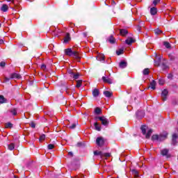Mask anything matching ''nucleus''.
<instances>
[{"label": "nucleus", "instance_id": "1", "mask_svg": "<svg viewBox=\"0 0 178 178\" xmlns=\"http://www.w3.org/2000/svg\"><path fill=\"white\" fill-rule=\"evenodd\" d=\"M65 54L67 55V56H70L71 58H74V59H76V60H80V55L79 54V52L76 51H73L72 49L68 48L65 50Z\"/></svg>", "mask_w": 178, "mask_h": 178}, {"label": "nucleus", "instance_id": "2", "mask_svg": "<svg viewBox=\"0 0 178 178\" xmlns=\"http://www.w3.org/2000/svg\"><path fill=\"white\" fill-rule=\"evenodd\" d=\"M98 120L102 122V124H103V126H108L109 124V120H108L105 116L99 117Z\"/></svg>", "mask_w": 178, "mask_h": 178}, {"label": "nucleus", "instance_id": "3", "mask_svg": "<svg viewBox=\"0 0 178 178\" xmlns=\"http://www.w3.org/2000/svg\"><path fill=\"white\" fill-rule=\"evenodd\" d=\"M169 94V91L167 89H164L161 92V99L163 101H166L168 99V95Z\"/></svg>", "mask_w": 178, "mask_h": 178}, {"label": "nucleus", "instance_id": "4", "mask_svg": "<svg viewBox=\"0 0 178 178\" xmlns=\"http://www.w3.org/2000/svg\"><path fill=\"white\" fill-rule=\"evenodd\" d=\"M96 144L99 147H102V145L105 144V140H104V138L102 137H99L96 139Z\"/></svg>", "mask_w": 178, "mask_h": 178}, {"label": "nucleus", "instance_id": "5", "mask_svg": "<svg viewBox=\"0 0 178 178\" xmlns=\"http://www.w3.org/2000/svg\"><path fill=\"white\" fill-rule=\"evenodd\" d=\"M161 154L163 156H166L167 158H170V155H169V149H163L161 150Z\"/></svg>", "mask_w": 178, "mask_h": 178}, {"label": "nucleus", "instance_id": "6", "mask_svg": "<svg viewBox=\"0 0 178 178\" xmlns=\"http://www.w3.org/2000/svg\"><path fill=\"white\" fill-rule=\"evenodd\" d=\"M161 56L156 55V59L154 60V66H159L161 63Z\"/></svg>", "mask_w": 178, "mask_h": 178}, {"label": "nucleus", "instance_id": "7", "mask_svg": "<svg viewBox=\"0 0 178 178\" xmlns=\"http://www.w3.org/2000/svg\"><path fill=\"white\" fill-rule=\"evenodd\" d=\"M168 138V134L165 133L164 134H160L159 136V141H164V140H166Z\"/></svg>", "mask_w": 178, "mask_h": 178}, {"label": "nucleus", "instance_id": "8", "mask_svg": "<svg viewBox=\"0 0 178 178\" xmlns=\"http://www.w3.org/2000/svg\"><path fill=\"white\" fill-rule=\"evenodd\" d=\"M102 80L104 83H107L108 84H112V79L108 76H102Z\"/></svg>", "mask_w": 178, "mask_h": 178}, {"label": "nucleus", "instance_id": "9", "mask_svg": "<svg viewBox=\"0 0 178 178\" xmlns=\"http://www.w3.org/2000/svg\"><path fill=\"white\" fill-rule=\"evenodd\" d=\"M178 143V136L177 134H174L172 135V145H176V144H177Z\"/></svg>", "mask_w": 178, "mask_h": 178}, {"label": "nucleus", "instance_id": "10", "mask_svg": "<svg viewBox=\"0 0 178 178\" xmlns=\"http://www.w3.org/2000/svg\"><path fill=\"white\" fill-rule=\"evenodd\" d=\"M92 94L93 95V97L95 98H97V97H98L99 95V90L97 89V88H95L92 92Z\"/></svg>", "mask_w": 178, "mask_h": 178}, {"label": "nucleus", "instance_id": "11", "mask_svg": "<svg viewBox=\"0 0 178 178\" xmlns=\"http://www.w3.org/2000/svg\"><path fill=\"white\" fill-rule=\"evenodd\" d=\"M71 38H70V34L69 33H66L65 38H64V41L63 43L64 44H67L68 41H70Z\"/></svg>", "mask_w": 178, "mask_h": 178}, {"label": "nucleus", "instance_id": "12", "mask_svg": "<svg viewBox=\"0 0 178 178\" xmlns=\"http://www.w3.org/2000/svg\"><path fill=\"white\" fill-rule=\"evenodd\" d=\"M70 74H71V76L73 77V79H74V80H77V79H79V77L80 76V74L79 73L70 72Z\"/></svg>", "mask_w": 178, "mask_h": 178}, {"label": "nucleus", "instance_id": "13", "mask_svg": "<svg viewBox=\"0 0 178 178\" xmlns=\"http://www.w3.org/2000/svg\"><path fill=\"white\" fill-rule=\"evenodd\" d=\"M147 129H148V127L145 125H142L140 127V130L144 136L147 134Z\"/></svg>", "mask_w": 178, "mask_h": 178}, {"label": "nucleus", "instance_id": "14", "mask_svg": "<svg viewBox=\"0 0 178 178\" xmlns=\"http://www.w3.org/2000/svg\"><path fill=\"white\" fill-rule=\"evenodd\" d=\"M8 2H11L14 5V7L12 8L13 10L14 9H19V6L15 3V0H7Z\"/></svg>", "mask_w": 178, "mask_h": 178}, {"label": "nucleus", "instance_id": "15", "mask_svg": "<svg viewBox=\"0 0 178 178\" xmlns=\"http://www.w3.org/2000/svg\"><path fill=\"white\" fill-rule=\"evenodd\" d=\"M132 42H134V40L131 38H128L126 40H125V43L127 45H131Z\"/></svg>", "mask_w": 178, "mask_h": 178}, {"label": "nucleus", "instance_id": "16", "mask_svg": "<svg viewBox=\"0 0 178 178\" xmlns=\"http://www.w3.org/2000/svg\"><path fill=\"white\" fill-rule=\"evenodd\" d=\"M20 74L17 73H13L10 74V79H20Z\"/></svg>", "mask_w": 178, "mask_h": 178}, {"label": "nucleus", "instance_id": "17", "mask_svg": "<svg viewBox=\"0 0 178 178\" xmlns=\"http://www.w3.org/2000/svg\"><path fill=\"white\" fill-rule=\"evenodd\" d=\"M94 126H95V130H97V131H101L102 127H101V125H99V124H98V122H95Z\"/></svg>", "mask_w": 178, "mask_h": 178}, {"label": "nucleus", "instance_id": "18", "mask_svg": "<svg viewBox=\"0 0 178 178\" xmlns=\"http://www.w3.org/2000/svg\"><path fill=\"white\" fill-rule=\"evenodd\" d=\"M8 9H9V6H8L6 4H3L1 8V10L2 12H8Z\"/></svg>", "mask_w": 178, "mask_h": 178}, {"label": "nucleus", "instance_id": "19", "mask_svg": "<svg viewBox=\"0 0 178 178\" xmlns=\"http://www.w3.org/2000/svg\"><path fill=\"white\" fill-rule=\"evenodd\" d=\"M157 12L158 10H156V8L153 6L152 8H150V13L153 16H154V15H156Z\"/></svg>", "mask_w": 178, "mask_h": 178}, {"label": "nucleus", "instance_id": "20", "mask_svg": "<svg viewBox=\"0 0 178 178\" xmlns=\"http://www.w3.org/2000/svg\"><path fill=\"white\" fill-rule=\"evenodd\" d=\"M127 67V63L126 61H121L120 63V67L121 69H124V67Z\"/></svg>", "mask_w": 178, "mask_h": 178}, {"label": "nucleus", "instance_id": "21", "mask_svg": "<svg viewBox=\"0 0 178 178\" xmlns=\"http://www.w3.org/2000/svg\"><path fill=\"white\" fill-rule=\"evenodd\" d=\"M150 87H151L152 90H155V88L156 87V81H155V80H152L151 81Z\"/></svg>", "mask_w": 178, "mask_h": 178}, {"label": "nucleus", "instance_id": "22", "mask_svg": "<svg viewBox=\"0 0 178 178\" xmlns=\"http://www.w3.org/2000/svg\"><path fill=\"white\" fill-rule=\"evenodd\" d=\"M97 60L102 62L105 60V56L104 54H99L97 56Z\"/></svg>", "mask_w": 178, "mask_h": 178}, {"label": "nucleus", "instance_id": "23", "mask_svg": "<svg viewBox=\"0 0 178 178\" xmlns=\"http://www.w3.org/2000/svg\"><path fill=\"white\" fill-rule=\"evenodd\" d=\"M7 101L3 95H0V104H6Z\"/></svg>", "mask_w": 178, "mask_h": 178}, {"label": "nucleus", "instance_id": "24", "mask_svg": "<svg viewBox=\"0 0 178 178\" xmlns=\"http://www.w3.org/2000/svg\"><path fill=\"white\" fill-rule=\"evenodd\" d=\"M104 95H105V97H106L107 98H111V97H112V92L106 90L104 92Z\"/></svg>", "mask_w": 178, "mask_h": 178}, {"label": "nucleus", "instance_id": "25", "mask_svg": "<svg viewBox=\"0 0 178 178\" xmlns=\"http://www.w3.org/2000/svg\"><path fill=\"white\" fill-rule=\"evenodd\" d=\"M129 32L127 31V30L126 29H120V33L121 34V35H122L123 37H124V35H127Z\"/></svg>", "mask_w": 178, "mask_h": 178}, {"label": "nucleus", "instance_id": "26", "mask_svg": "<svg viewBox=\"0 0 178 178\" xmlns=\"http://www.w3.org/2000/svg\"><path fill=\"white\" fill-rule=\"evenodd\" d=\"M108 42H110V44H115V38H113V36H110V38L108 39Z\"/></svg>", "mask_w": 178, "mask_h": 178}, {"label": "nucleus", "instance_id": "27", "mask_svg": "<svg viewBox=\"0 0 178 178\" xmlns=\"http://www.w3.org/2000/svg\"><path fill=\"white\" fill-rule=\"evenodd\" d=\"M5 127L6 129H12V127H13V124L10 122H7L5 124Z\"/></svg>", "mask_w": 178, "mask_h": 178}, {"label": "nucleus", "instance_id": "28", "mask_svg": "<svg viewBox=\"0 0 178 178\" xmlns=\"http://www.w3.org/2000/svg\"><path fill=\"white\" fill-rule=\"evenodd\" d=\"M8 149L10 151H13L15 149V143H10V145H8Z\"/></svg>", "mask_w": 178, "mask_h": 178}, {"label": "nucleus", "instance_id": "29", "mask_svg": "<svg viewBox=\"0 0 178 178\" xmlns=\"http://www.w3.org/2000/svg\"><path fill=\"white\" fill-rule=\"evenodd\" d=\"M83 83V80H78L76 81V88H80V87H81V84Z\"/></svg>", "mask_w": 178, "mask_h": 178}, {"label": "nucleus", "instance_id": "30", "mask_svg": "<svg viewBox=\"0 0 178 178\" xmlns=\"http://www.w3.org/2000/svg\"><path fill=\"white\" fill-rule=\"evenodd\" d=\"M10 113L13 115L14 116H16L17 115V109L16 108H13L10 111Z\"/></svg>", "mask_w": 178, "mask_h": 178}, {"label": "nucleus", "instance_id": "31", "mask_svg": "<svg viewBox=\"0 0 178 178\" xmlns=\"http://www.w3.org/2000/svg\"><path fill=\"white\" fill-rule=\"evenodd\" d=\"M152 134V129H149L145 135L146 138H149Z\"/></svg>", "mask_w": 178, "mask_h": 178}, {"label": "nucleus", "instance_id": "32", "mask_svg": "<svg viewBox=\"0 0 178 178\" xmlns=\"http://www.w3.org/2000/svg\"><path fill=\"white\" fill-rule=\"evenodd\" d=\"M94 155H95V156L99 155V156H102L104 155V153L102 152H99V151H95Z\"/></svg>", "mask_w": 178, "mask_h": 178}, {"label": "nucleus", "instance_id": "33", "mask_svg": "<svg viewBox=\"0 0 178 178\" xmlns=\"http://www.w3.org/2000/svg\"><path fill=\"white\" fill-rule=\"evenodd\" d=\"M144 76H147L148 74H149V69L148 68H145L143 72Z\"/></svg>", "mask_w": 178, "mask_h": 178}, {"label": "nucleus", "instance_id": "34", "mask_svg": "<svg viewBox=\"0 0 178 178\" xmlns=\"http://www.w3.org/2000/svg\"><path fill=\"white\" fill-rule=\"evenodd\" d=\"M163 45L165 47V48H167L168 49L171 48L170 46V43L168 42H163Z\"/></svg>", "mask_w": 178, "mask_h": 178}, {"label": "nucleus", "instance_id": "35", "mask_svg": "<svg viewBox=\"0 0 178 178\" xmlns=\"http://www.w3.org/2000/svg\"><path fill=\"white\" fill-rule=\"evenodd\" d=\"M152 140L154 141V140H156L157 141H159V136H158V135H153L152 136Z\"/></svg>", "mask_w": 178, "mask_h": 178}, {"label": "nucleus", "instance_id": "36", "mask_svg": "<svg viewBox=\"0 0 178 178\" xmlns=\"http://www.w3.org/2000/svg\"><path fill=\"white\" fill-rule=\"evenodd\" d=\"M132 174L134 175V177H138V171L136 170H132Z\"/></svg>", "mask_w": 178, "mask_h": 178}, {"label": "nucleus", "instance_id": "37", "mask_svg": "<svg viewBox=\"0 0 178 178\" xmlns=\"http://www.w3.org/2000/svg\"><path fill=\"white\" fill-rule=\"evenodd\" d=\"M159 2H161V0H154L152 6H155L156 5H158Z\"/></svg>", "mask_w": 178, "mask_h": 178}, {"label": "nucleus", "instance_id": "38", "mask_svg": "<svg viewBox=\"0 0 178 178\" xmlns=\"http://www.w3.org/2000/svg\"><path fill=\"white\" fill-rule=\"evenodd\" d=\"M76 126H77V122L72 124L71 125L69 126V128L72 129H76Z\"/></svg>", "mask_w": 178, "mask_h": 178}, {"label": "nucleus", "instance_id": "39", "mask_svg": "<svg viewBox=\"0 0 178 178\" xmlns=\"http://www.w3.org/2000/svg\"><path fill=\"white\" fill-rule=\"evenodd\" d=\"M95 113L97 114V115H99V113H101V108H96L95 109Z\"/></svg>", "mask_w": 178, "mask_h": 178}, {"label": "nucleus", "instance_id": "40", "mask_svg": "<svg viewBox=\"0 0 178 178\" xmlns=\"http://www.w3.org/2000/svg\"><path fill=\"white\" fill-rule=\"evenodd\" d=\"M47 148L48 149H54V148H55V145L52 144H49Z\"/></svg>", "mask_w": 178, "mask_h": 178}, {"label": "nucleus", "instance_id": "41", "mask_svg": "<svg viewBox=\"0 0 178 178\" xmlns=\"http://www.w3.org/2000/svg\"><path fill=\"white\" fill-rule=\"evenodd\" d=\"M123 52H124L123 49H120L116 51V54H117V55L119 56V55H122V54H123Z\"/></svg>", "mask_w": 178, "mask_h": 178}, {"label": "nucleus", "instance_id": "42", "mask_svg": "<svg viewBox=\"0 0 178 178\" xmlns=\"http://www.w3.org/2000/svg\"><path fill=\"white\" fill-rule=\"evenodd\" d=\"M162 68H163V70H166V69H169V67L166 64L163 63L162 64Z\"/></svg>", "mask_w": 178, "mask_h": 178}, {"label": "nucleus", "instance_id": "43", "mask_svg": "<svg viewBox=\"0 0 178 178\" xmlns=\"http://www.w3.org/2000/svg\"><path fill=\"white\" fill-rule=\"evenodd\" d=\"M39 140L40 141H44L45 140V135L44 134L41 135Z\"/></svg>", "mask_w": 178, "mask_h": 178}, {"label": "nucleus", "instance_id": "44", "mask_svg": "<svg viewBox=\"0 0 178 178\" xmlns=\"http://www.w3.org/2000/svg\"><path fill=\"white\" fill-rule=\"evenodd\" d=\"M159 84L160 86H163V84H165V81H163V79H159Z\"/></svg>", "mask_w": 178, "mask_h": 178}, {"label": "nucleus", "instance_id": "45", "mask_svg": "<svg viewBox=\"0 0 178 178\" xmlns=\"http://www.w3.org/2000/svg\"><path fill=\"white\" fill-rule=\"evenodd\" d=\"M76 147H84V143H81V142H79V143L76 144Z\"/></svg>", "mask_w": 178, "mask_h": 178}, {"label": "nucleus", "instance_id": "46", "mask_svg": "<svg viewBox=\"0 0 178 178\" xmlns=\"http://www.w3.org/2000/svg\"><path fill=\"white\" fill-rule=\"evenodd\" d=\"M102 156H105L106 158H109V156H111V153H103Z\"/></svg>", "mask_w": 178, "mask_h": 178}, {"label": "nucleus", "instance_id": "47", "mask_svg": "<svg viewBox=\"0 0 178 178\" xmlns=\"http://www.w3.org/2000/svg\"><path fill=\"white\" fill-rule=\"evenodd\" d=\"M6 65V63L4 61H1L0 63V67H4Z\"/></svg>", "mask_w": 178, "mask_h": 178}, {"label": "nucleus", "instance_id": "48", "mask_svg": "<svg viewBox=\"0 0 178 178\" xmlns=\"http://www.w3.org/2000/svg\"><path fill=\"white\" fill-rule=\"evenodd\" d=\"M155 34H161V33H162V31L159 29H156L154 31Z\"/></svg>", "mask_w": 178, "mask_h": 178}, {"label": "nucleus", "instance_id": "49", "mask_svg": "<svg viewBox=\"0 0 178 178\" xmlns=\"http://www.w3.org/2000/svg\"><path fill=\"white\" fill-rule=\"evenodd\" d=\"M138 26H139L140 27H144V22L140 21V22H139Z\"/></svg>", "mask_w": 178, "mask_h": 178}, {"label": "nucleus", "instance_id": "50", "mask_svg": "<svg viewBox=\"0 0 178 178\" xmlns=\"http://www.w3.org/2000/svg\"><path fill=\"white\" fill-rule=\"evenodd\" d=\"M30 126H31V127H32V129H35V123L31 122L30 124Z\"/></svg>", "mask_w": 178, "mask_h": 178}, {"label": "nucleus", "instance_id": "51", "mask_svg": "<svg viewBox=\"0 0 178 178\" xmlns=\"http://www.w3.org/2000/svg\"><path fill=\"white\" fill-rule=\"evenodd\" d=\"M41 69H42L43 70H45L47 69V65H45V64H42L41 65Z\"/></svg>", "mask_w": 178, "mask_h": 178}, {"label": "nucleus", "instance_id": "52", "mask_svg": "<svg viewBox=\"0 0 178 178\" xmlns=\"http://www.w3.org/2000/svg\"><path fill=\"white\" fill-rule=\"evenodd\" d=\"M168 79H173V74H169L168 76Z\"/></svg>", "mask_w": 178, "mask_h": 178}, {"label": "nucleus", "instance_id": "53", "mask_svg": "<svg viewBox=\"0 0 178 178\" xmlns=\"http://www.w3.org/2000/svg\"><path fill=\"white\" fill-rule=\"evenodd\" d=\"M4 80H5L6 82H7V81H9L10 80V78L5 77Z\"/></svg>", "mask_w": 178, "mask_h": 178}, {"label": "nucleus", "instance_id": "54", "mask_svg": "<svg viewBox=\"0 0 178 178\" xmlns=\"http://www.w3.org/2000/svg\"><path fill=\"white\" fill-rule=\"evenodd\" d=\"M137 30H138V31H141V27H140L139 26H138Z\"/></svg>", "mask_w": 178, "mask_h": 178}, {"label": "nucleus", "instance_id": "55", "mask_svg": "<svg viewBox=\"0 0 178 178\" xmlns=\"http://www.w3.org/2000/svg\"><path fill=\"white\" fill-rule=\"evenodd\" d=\"M68 155H70V156H73V153L72 152H70L68 153Z\"/></svg>", "mask_w": 178, "mask_h": 178}, {"label": "nucleus", "instance_id": "56", "mask_svg": "<svg viewBox=\"0 0 178 178\" xmlns=\"http://www.w3.org/2000/svg\"><path fill=\"white\" fill-rule=\"evenodd\" d=\"M55 33H58V30L56 29V30L54 31V35H58V34H55Z\"/></svg>", "mask_w": 178, "mask_h": 178}, {"label": "nucleus", "instance_id": "57", "mask_svg": "<svg viewBox=\"0 0 178 178\" xmlns=\"http://www.w3.org/2000/svg\"><path fill=\"white\" fill-rule=\"evenodd\" d=\"M3 44V40H0V44Z\"/></svg>", "mask_w": 178, "mask_h": 178}, {"label": "nucleus", "instance_id": "58", "mask_svg": "<svg viewBox=\"0 0 178 178\" xmlns=\"http://www.w3.org/2000/svg\"><path fill=\"white\" fill-rule=\"evenodd\" d=\"M170 56L171 60H173V59H175V58L172 57V56Z\"/></svg>", "mask_w": 178, "mask_h": 178}, {"label": "nucleus", "instance_id": "59", "mask_svg": "<svg viewBox=\"0 0 178 178\" xmlns=\"http://www.w3.org/2000/svg\"><path fill=\"white\" fill-rule=\"evenodd\" d=\"M100 117H95V120H98V118Z\"/></svg>", "mask_w": 178, "mask_h": 178}, {"label": "nucleus", "instance_id": "60", "mask_svg": "<svg viewBox=\"0 0 178 178\" xmlns=\"http://www.w3.org/2000/svg\"><path fill=\"white\" fill-rule=\"evenodd\" d=\"M14 178H19L18 177H17L16 175L14 176Z\"/></svg>", "mask_w": 178, "mask_h": 178}, {"label": "nucleus", "instance_id": "61", "mask_svg": "<svg viewBox=\"0 0 178 178\" xmlns=\"http://www.w3.org/2000/svg\"><path fill=\"white\" fill-rule=\"evenodd\" d=\"M17 2H20V0H17Z\"/></svg>", "mask_w": 178, "mask_h": 178}, {"label": "nucleus", "instance_id": "62", "mask_svg": "<svg viewBox=\"0 0 178 178\" xmlns=\"http://www.w3.org/2000/svg\"><path fill=\"white\" fill-rule=\"evenodd\" d=\"M138 113H140V112H138V113H137V115H138Z\"/></svg>", "mask_w": 178, "mask_h": 178}, {"label": "nucleus", "instance_id": "63", "mask_svg": "<svg viewBox=\"0 0 178 178\" xmlns=\"http://www.w3.org/2000/svg\"><path fill=\"white\" fill-rule=\"evenodd\" d=\"M0 27H1V24H0Z\"/></svg>", "mask_w": 178, "mask_h": 178}]
</instances>
